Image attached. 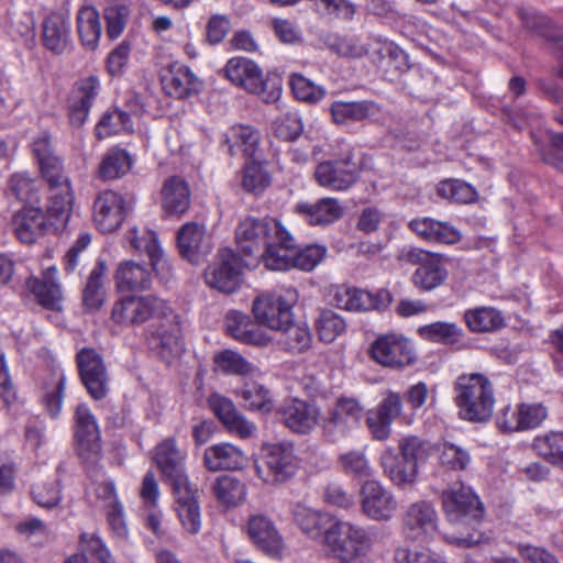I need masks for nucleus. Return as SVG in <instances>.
Returning <instances> with one entry per match:
<instances>
[{"instance_id": "338daca9", "label": "nucleus", "mask_w": 563, "mask_h": 563, "mask_svg": "<svg viewBox=\"0 0 563 563\" xmlns=\"http://www.w3.org/2000/svg\"><path fill=\"white\" fill-rule=\"evenodd\" d=\"M129 15V7L123 0H112L104 10L107 34L117 38L124 30Z\"/></svg>"}, {"instance_id": "c85d7f7f", "label": "nucleus", "mask_w": 563, "mask_h": 563, "mask_svg": "<svg viewBox=\"0 0 563 563\" xmlns=\"http://www.w3.org/2000/svg\"><path fill=\"white\" fill-rule=\"evenodd\" d=\"M283 423L294 433L307 434L311 432L320 421L319 408L300 399H290L279 409Z\"/></svg>"}, {"instance_id": "f03ea898", "label": "nucleus", "mask_w": 563, "mask_h": 563, "mask_svg": "<svg viewBox=\"0 0 563 563\" xmlns=\"http://www.w3.org/2000/svg\"><path fill=\"white\" fill-rule=\"evenodd\" d=\"M454 402L461 419L470 422H486L495 407L492 382L481 373L460 375L454 383Z\"/></svg>"}, {"instance_id": "09e8293b", "label": "nucleus", "mask_w": 563, "mask_h": 563, "mask_svg": "<svg viewBox=\"0 0 563 563\" xmlns=\"http://www.w3.org/2000/svg\"><path fill=\"white\" fill-rule=\"evenodd\" d=\"M366 46L369 51L366 55L369 57L372 63L379 65L388 58V62L394 63L395 67L399 71H404L408 68L406 53L391 42L375 40Z\"/></svg>"}, {"instance_id": "39448f33", "label": "nucleus", "mask_w": 563, "mask_h": 563, "mask_svg": "<svg viewBox=\"0 0 563 563\" xmlns=\"http://www.w3.org/2000/svg\"><path fill=\"white\" fill-rule=\"evenodd\" d=\"M223 71L233 85L260 96L265 102H274L282 95L280 87L265 80L262 69L249 58L233 57L229 59Z\"/></svg>"}, {"instance_id": "f3484780", "label": "nucleus", "mask_w": 563, "mask_h": 563, "mask_svg": "<svg viewBox=\"0 0 563 563\" xmlns=\"http://www.w3.org/2000/svg\"><path fill=\"white\" fill-rule=\"evenodd\" d=\"M333 302L342 310L365 312L387 307L391 302V295L386 289L372 294L356 287L340 285L334 289Z\"/></svg>"}, {"instance_id": "9d476101", "label": "nucleus", "mask_w": 563, "mask_h": 563, "mask_svg": "<svg viewBox=\"0 0 563 563\" xmlns=\"http://www.w3.org/2000/svg\"><path fill=\"white\" fill-rule=\"evenodd\" d=\"M48 186V198L44 212L54 232L66 228L74 206V191L69 177L63 172L44 178Z\"/></svg>"}, {"instance_id": "69168bd1", "label": "nucleus", "mask_w": 563, "mask_h": 563, "mask_svg": "<svg viewBox=\"0 0 563 563\" xmlns=\"http://www.w3.org/2000/svg\"><path fill=\"white\" fill-rule=\"evenodd\" d=\"M471 461V454L462 446L446 442L440 448L439 462L448 470L465 471Z\"/></svg>"}, {"instance_id": "a19ab883", "label": "nucleus", "mask_w": 563, "mask_h": 563, "mask_svg": "<svg viewBox=\"0 0 563 563\" xmlns=\"http://www.w3.org/2000/svg\"><path fill=\"white\" fill-rule=\"evenodd\" d=\"M65 384L66 377L58 367L53 368L42 380V404L52 417H57L62 410Z\"/></svg>"}, {"instance_id": "bb28decb", "label": "nucleus", "mask_w": 563, "mask_h": 563, "mask_svg": "<svg viewBox=\"0 0 563 563\" xmlns=\"http://www.w3.org/2000/svg\"><path fill=\"white\" fill-rule=\"evenodd\" d=\"M125 213L124 199L115 191H102L93 202V221L101 232L115 231L124 221Z\"/></svg>"}, {"instance_id": "dca6fc26", "label": "nucleus", "mask_w": 563, "mask_h": 563, "mask_svg": "<svg viewBox=\"0 0 563 563\" xmlns=\"http://www.w3.org/2000/svg\"><path fill=\"white\" fill-rule=\"evenodd\" d=\"M244 531L252 544L272 558H280L284 539L271 517L255 512L249 516Z\"/></svg>"}, {"instance_id": "412c9836", "label": "nucleus", "mask_w": 563, "mask_h": 563, "mask_svg": "<svg viewBox=\"0 0 563 563\" xmlns=\"http://www.w3.org/2000/svg\"><path fill=\"white\" fill-rule=\"evenodd\" d=\"M10 228L16 239L32 244L48 232H54L41 207H23L12 214Z\"/></svg>"}, {"instance_id": "603ef678", "label": "nucleus", "mask_w": 563, "mask_h": 563, "mask_svg": "<svg viewBox=\"0 0 563 563\" xmlns=\"http://www.w3.org/2000/svg\"><path fill=\"white\" fill-rule=\"evenodd\" d=\"M33 152L37 158L43 178L63 173V165L59 158L51 148V139L47 134H42L33 142Z\"/></svg>"}, {"instance_id": "72a5a7b5", "label": "nucleus", "mask_w": 563, "mask_h": 563, "mask_svg": "<svg viewBox=\"0 0 563 563\" xmlns=\"http://www.w3.org/2000/svg\"><path fill=\"white\" fill-rule=\"evenodd\" d=\"M203 463L211 472L236 471L246 465L247 456L239 446L230 442H222L210 445L205 450Z\"/></svg>"}, {"instance_id": "9b49d317", "label": "nucleus", "mask_w": 563, "mask_h": 563, "mask_svg": "<svg viewBox=\"0 0 563 563\" xmlns=\"http://www.w3.org/2000/svg\"><path fill=\"white\" fill-rule=\"evenodd\" d=\"M369 356L377 364L391 369H402L417 360L412 342L397 333L378 336L371 344Z\"/></svg>"}, {"instance_id": "2f4dec72", "label": "nucleus", "mask_w": 563, "mask_h": 563, "mask_svg": "<svg viewBox=\"0 0 563 563\" xmlns=\"http://www.w3.org/2000/svg\"><path fill=\"white\" fill-rule=\"evenodd\" d=\"M294 210L308 224L313 227L330 225L344 214V207L341 201L330 197L321 198L316 202H299Z\"/></svg>"}, {"instance_id": "5701e85b", "label": "nucleus", "mask_w": 563, "mask_h": 563, "mask_svg": "<svg viewBox=\"0 0 563 563\" xmlns=\"http://www.w3.org/2000/svg\"><path fill=\"white\" fill-rule=\"evenodd\" d=\"M208 405L224 428L241 439L253 438L256 434V426L238 411L233 401L220 394H211Z\"/></svg>"}, {"instance_id": "423d86ee", "label": "nucleus", "mask_w": 563, "mask_h": 563, "mask_svg": "<svg viewBox=\"0 0 563 563\" xmlns=\"http://www.w3.org/2000/svg\"><path fill=\"white\" fill-rule=\"evenodd\" d=\"M400 262L417 265L411 276V283L422 291H431L443 285L448 278V271L443 257L419 247H404L399 254Z\"/></svg>"}, {"instance_id": "6e6d98bb", "label": "nucleus", "mask_w": 563, "mask_h": 563, "mask_svg": "<svg viewBox=\"0 0 563 563\" xmlns=\"http://www.w3.org/2000/svg\"><path fill=\"white\" fill-rule=\"evenodd\" d=\"M132 166L130 155L119 148L109 151L99 166V176L103 179H115L126 174Z\"/></svg>"}, {"instance_id": "7ed1b4c3", "label": "nucleus", "mask_w": 563, "mask_h": 563, "mask_svg": "<svg viewBox=\"0 0 563 563\" xmlns=\"http://www.w3.org/2000/svg\"><path fill=\"white\" fill-rule=\"evenodd\" d=\"M299 467V461L291 442H269L261 446L255 461L256 476L267 485H280L291 479Z\"/></svg>"}, {"instance_id": "ddd939ff", "label": "nucleus", "mask_w": 563, "mask_h": 563, "mask_svg": "<svg viewBox=\"0 0 563 563\" xmlns=\"http://www.w3.org/2000/svg\"><path fill=\"white\" fill-rule=\"evenodd\" d=\"M341 561H350L364 555L371 547L367 532L351 522L339 519L324 543Z\"/></svg>"}, {"instance_id": "1a4fd4ad", "label": "nucleus", "mask_w": 563, "mask_h": 563, "mask_svg": "<svg viewBox=\"0 0 563 563\" xmlns=\"http://www.w3.org/2000/svg\"><path fill=\"white\" fill-rule=\"evenodd\" d=\"M282 227V222L275 218L246 217L235 229L236 245L246 256L260 255Z\"/></svg>"}, {"instance_id": "37998d69", "label": "nucleus", "mask_w": 563, "mask_h": 563, "mask_svg": "<svg viewBox=\"0 0 563 563\" xmlns=\"http://www.w3.org/2000/svg\"><path fill=\"white\" fill-rule=\"evenodd\" d=\"M235 394L247 410L268 413L274 408L271 391L260 383L245 382Z\"/></svg>"}, {"instance_id": "a18cd8bd", "label": "nucleus", "mask_w": 563, "mask_h": 563, "mask_svg": "<svg viewBox=\"0 0 563 563\" xmlns=\"http://www.w3.org/2000/svg\"><path fill=\"white\" fill-rule=\"evenodd\" d=\"M213 362L216 367L227 375L251 376L258 372L253 363L234 350L228 349L217 353Z\"/></svg>"}, {"instance_id": "58836bf2", "label": "nucleus", "mask_w": 563, "mask_h": 563, "mask_svg": "<svg viewBox=\"0 0 563 563\" xmlns=\"http://www.w3.org/2000/svg\"><path fill=\"white\" fill-rule=\"evenodd\" d=\"M161 194L163 209L168 214L180 216L189 208L190 190L183 178L173 176L166 179Z\"/></svg>"}, {"instance_id": "4be33fe9", "label": "nucleus", "mask_w": 563, "mask_h": 563, "mask_svg": "<svg viewBox=\"0 0 563 563\" xmlns=\"http://www.w3.org/2000/svg\"><path fill=\"white\" fill-rule=\"evenodd\" d=\"M173 488L176 504L175 510L184 531L191 536L199 533L202 520L197 490L192 488L188 478L178 479Z\"/></svg>"}, {"instance_id": "ea45409f", "label": "nucleus", "mask_w": 563, "mask_h": 563, "mask_svg": "<svg viewBox=\"0 0 563 563\" xmlns=\"http://www.w3.org/2000/svg\"><path fill=\"white\" fill-rule=\"evenodd\" d=\"M380 111L374 101H334L331 104V115L335 123L345 124L358 122L378 114Z\"/></svg>"}, {"instance_id": "0eeeda50", "label": "nucleus", "mask_w": 563, "mask_h": 563, "mask_svg": "<svg viewBox=\"0 0 563 563\" xmlns=\"http://www.w3.org/2000/svg\"><path fill=\"white\" fill-rule=\"evenodd\" d=\"M243 265L231 249H220L203 273L206 284L220 292L232 294L242 284Z\"/></svg>"}, {"instance_id": "473e14b6", "label": "nucleus", "mask_w": 563, "mask_h": 563, "mask_svg": "<svg viewBox=\"0 0 563 563\" xmlns=\"http://www.w3.org/2000/svg\"><path fill=\"white\" fill-rule=\"evenodd\" d=\"M152 271L145 263L125 260L118 264L113 279L120 292L147 290L152 285Z\"/></svg>"}, {"instance_id": "6ab92c4d", "label": "nucleus", "mask_w": 563, "mask_h": 563, "mask_svg": "<svg viewBox=\"0 0 563 563\" xmlns=\"http://www.w3.org/2000/svg\"><path fill=\"white\" fill-rule=\"evenodd\" d=\"M438 530V517L433 506L424 500L411 504L402 519L406 539L423 541L432 538Z\"/></svg>"}, {"instance_id": "0e129e2a", "label": "nucleus", "mask_w": 563, "mask_h": 563, "mask_svg": "<svg viewBox=\"0 0 563 563\" xmlns=\"http://www.w3.org/2000/svg\"><path fill=\"white\" fill-rule=\"evenodd\" d=\"M269 185L271 175L262 163L251 162L245 165L242 176V186L246 191L260 194Z\"/></svg>"}, {"instance_id": "4c0bfd02", "label": "nucleus", "mask_w": 563, "mask_h": 563, "mask_svg": "<svg viewBox=\"0 0 563 563\" xmlns=\"http://www.w3.org/2000/svg\"><path fill=\"white\" fill-rule=\"evenodd\" d=\"M409 227L419 238L432 243L454 244L461 239L457 229L430 218L415 219Z\"/></svg>"}, {"instance_id": "393cba45", "label": "nucleus", "mask_w": 563, "mask_h": 563, "mask_svg": "<svg viewBox=\"0 0 563 563\" xmlns=\"http://www.w3.org/2000/svg\"><path fill=\"white\" fill-rule=\"evenodd\" d=\"M75 421L79 454L85 460L95 461L101 452L100 430L87 405L81 404L77 407Z\"/></svg>"}, {"instance_id": "7c9ffc66", "label": "nucleus", "mask_w": 563, "mask_h": 563, "mask_svg": "<svg viewBox=\"0 0 563 563\" xmlns=\"http://www.w3.org/2000/svg\"><path fill=\"white\" fill-rule=\"evenodd\" d=\"M128 240L136 251H144L150 260L151 267L162 278H168L172 275V267L164 255V252L157 241L156 233L152 230L133 228L128 233Z\"/></svg>"}, {"instance_id": "c9c22d12", "label": "nucleus", "mask_w": 563, "mask_h": 563, "mask_svg": "<svg viewBox=\"0 0 563 563\" xmlns=\"http://www.w3.org/2000/svg\"><path fill=\"white\" fill-rule=\"evenodd\" d=\"M186 452L178 449L173 438H167L157 444L154 461L159 470L176 486L178 479L188 478L184 472V460Z\"/></svg>"}, {"instance_id": "e2e57ef3", "label": "nucleus", "mask_w": 563, "mask_h": 563, "mask_svg": "<svg viewBox=\"0 0 563 563\" xmlns=\"http://www.w3.org/2000/svg\"><path fill=\"white\" fill-rule=\"evenodd\" d=\"M398 449L400 455L412 463L417 470L421 463L428 460L432 451V446L428 442L412 435L401 439Z\"/></svg>"}, {"instance_id": "f257e3e1", "label": "nucleus", "mask_w": 563, "mask_h": 563, "mask_svg": "<svg viewBox=\"0 0 563 563\" xmlns=\"http://www.w3.org/2000/svg\"><path fill=\"white\" fill-rule=\"evenodd\" d=\"M111 319L125 328L151 322L146 329L148 345L168 362L183 353L179 316L166 300L155 295H130L117 300Z\"/></svg>"}, {"instance_id": "b1692460", "label": "nucleus", "mask_w": 563, "mask_h": 563, "mask_svg": "<svg viewBox=\"0 0 563 563\" xmlns=\"http://www.w3.org/2000/svg\"><path fill=\"white\" fill-rule=\"evenodd\" d=\"M292 517L308 538L319 541L323 545L328 540V534L333 531L339 521L336 517L328 512L312 509L300 503L294 506Z\"/></svg>"}, {"instance_id": "a211bd4d", "label": "nucleus", "mask_w": 563, "mask_h": 563, "mask_svg": "<svg viewBox=\"0 0 563 563\" xmlns=\"http://www.w3.org/2000/svg\"><path fill=\"white\" fill-rule=\"evenodd\" d=\"M363 512L373 520H389L397 510V501L377 479H366L360 489Z\"/></svg>"}, {"instance_id": "6e6552de", "label": "nucleus", "mask_w": 563, "mask_h": 563, "mask_svg": "<svg viewBox=\"0 0 563 563\" xmlns=\"http://www.w3.org/2000/svg\"><path fill=\"white\" fill-rule=\"evenodd\" d=\"M441 498L443 511L452 525L471 527L483 516L482 504L471 487L454 485L443 490Z\"/></svg>"}, {"instance_id": "bf43d9fd", "label": "nucleus", "mask_w": 563, "mask_h": 563, "mask_svg": "<svg viewBox=\"0 0 563 563\" xmlns=\"http://www.w3.org/2000/svg\"><path fill=\"white\" fill-rule=\"evenodd\" d=\"M289 85L294 96L307 103H317L325 96V89L301 74H291Z\"/></svg>"}, {"instance_id": "c756f323", "label": "nucleus", "mask_w": 563, "mask_h": 563, "mask_svg": "<svg viewBox=\"0 0 563 563\" xmlns=\"http://www.w3.org/2000/svg\"><path fill=\"white\" fill-rule=\"evenodd\" d=\"M41 40L49 52L60 55L71 45L70 18L64 12H51L42 22Z\"/></svg>"}, {"instance_id": "13d9d810", "label": "nucleus", "mask_w": 563, "mask_h": 563, "mask_svg": "<svg viewBox=\"0 0 563 563\" xmlns=\"http://www.w3.org/2000/svg\"><path fill=\"white\" fill-rule=\"evenodd\" d=\"M9 191L23 203L38 202V187L27 173H15L8 181Z\"/></svg>"}, {"instance_id": "774afa93", "label": "nucleus", "mask_w": 563, "mask_h": 563, "mask_svg": "<svg viewBox=\"0 0 563 563\" xmlns=\"http://www.w3.org/2000/svg\"><path fill=\"white\" fill-rule=\"evenodd\" d=\"M394 561L396 563H449L443 555L430 549L411 550L404 545L395 549Z\"/></svg>"}, {"instance_id": "20e7f679", "label": "nucleus", "mask_w": 563, "mask_h": 563, "mask_svg": "<svg viewBox=\"0 0 563 563\" xmlns=\"http://www.w3.org/2000/svg\"><path fill=\"white\" fill-rule=\"evenodd\" d=\"M297 301V290L291 286H283L257 296L253 301L252 312L258 324L277 332L286 329L292 321V308Z\"/></svg>"}, {"instance_id": "8fccbe9b", "label": "nucleus", "mask_w": 563, "mask_h": 563, "mask_svg": "<svg viewBox=\"0 0 563 563\" xmlns=\"http://www.w3.org/2000/svg\"><path fill=\"white\" fill-rule=\"evenodd\" d=\"M464 321L472 332L482 333L498 329L503 323V317L494 308L477 307L464 312Z\"/></svg>"}, {"instance_id": "864d4df0", "label": "nucleus", "mask_w": 563, "mask_h": 563, "mask_svg": "<svg viewBox=\"0 0 563 563\" xmlns=\"http://www.w3.org/2000/svg\"><path fill=\"white\" fill-rule=\"evenodd\" d=\"M537 453L563 471V432H550L533 441Z\"/></svg>"}, {"instance_id": "680f3d73", "label": "nucleus", "mask_w": 563, "mask_h": 563, "mask_svg": "<svg viewBox=\"0 0 563 563\" xmlns=\"http://www.w3.org/2000/svg\"><path fill=\"white\" fill-rule=\"evenodd\" d=\"M329 48L344 58H361L369 53L367 46L354 35H334L328 40Z\"/></svg>"}, {"instance_id": "3c124183", "label": "nucleus", "mask_w": 563, "mask_h": 563, "mask_svg": "<svg viewBox=\"0 0 563 563\" xmlns=\"http://www.w3.org/2000/svg\"><path fill=\"white\" fill-rule=\"evenodd\" d=\"M225 143L230 153L241 150L244 154L252 156L258 146L260 135L251 126L233 125L225 133Z\"/></svg>"}, {"instance_id": "49530a36", "label": "nucleus", "mask_w": 563, "mask_h": 563, "mask_svg": "<svg viewBox=\"0 0 563 563\" xmlns=\"http://www.w3.org/2000/svg\"><path fill=\"white\" fill-rule=\"evenodd\" d=\"M336 465L346 476L352 478H369L374 470L363 450H349L338 456Z\"/></svg>"}, {"instance_id": "2eb2a0df", "label": "nucleus", "mask_w": 563, "mask_h": 563, "mask_svg": "<svg viewBox=\"0 0 563 563\" xmlns=\"http://www.w3.org/2000/svg\"><path fill=\"white\" fill-rule=\"evenodd\" d=\"M314 177L320 186L330 190L350 188L358 177V167L353 161L352 150L347 147L340 159L320 163L316 168Z\"/></svg>"}, {"instance_id": "052dcab7", "label": "nucleus", "mask_w": 563, "mask_h": 563, "mask_svg": "<svg viewBox=\"0 0 563 563\" xmlns=\"http://www.w3.org/2000/svg\"><path fill=\"white\" fill-rule=\"evenodd\" d=\"M283 334L282 344L285 350L292 353H300L309 349L311 344V333L306 325L295 324L294 320L284 330H278Z\"/></svg>"}, {"instance_id": "a878e982", "label": "nucleus", "mask_w": 563, "mask_h": 563, "mask_svg": "<svg viewBox=\"0 0 563 563\" xmlns=\"http://www.w3.org/2000/svg\"><path fill=\"white\" fill-rule=\"evenodd\" d=\"M177 246L184 258L196 264L213 247L205 225L197 222H187L178 229Z\"/></svg>"}, {"instance_id": "c03bdc74", "label": "nucleus", "mask_w": 563, "mask_h": 563, "mask_svg": "<svg viewBox=\"0 0 563 563\" xmlns=\"http://www.w3.org/2000/svg\"><path fill=\"white\" fill-rule=\"evenodd\" d=\"M216 498L227 506H238L244 501L247 488L243 481L231 476L221 475L212 484Z\"/></svg>"}, {"instance_id": "aec40b11", "label": "nucleus", "mask_w": 563, "mask_h": 563, "mask_svg": "<svg viewBox=\"0 0 563 563\" xmlns=\"http://www.w3.org/2000/svg\"><path fill=\"white\" fill-rule=\"evenodd\" d=\"M77 365L82 384L93 399L108 393V375L101 356L93 349L84 347L77 353Z\"/></svg>"}, {"instance_id": "79ce46f5", "label": "nucleus", "mask_w": 563, "mask_h": 563, "mask_svg": "<svg viewBox=\"0 0 563 563\" xmlns=\"http://www.w3.org/2000/svg\"><path fill=\"white\" fill-rule=\"evenodd\" d=\"M76 23L82 46L90 51L96 49L102 32L99 12L93 7H82L77 13Z\"/></svg>"}, {"instance_id": "4468645a", "label": "nucleus", "mask_w": 563, "mask_h": 563, "mask_svg": "<svg viewBox=\"0 0 563 563\" xmlns=\"http://www.w3.org/2000/svg\"><path fill=\"white\" fill-rule=\"evenodd\" d=\"M404 409L399 393L388 389L380 401L367 410L365 422L373 439L385 441L391 434L393 422L401 416Z\"/></svg>"}, {"instance_id": "de8ad7c7", "label": "nucleus", "mask_w": 563, "mask_h": 563, "mask_svg": "<svg viewBox=\"0 0 563 563\" xmlns=\"http://www.w3.org/2000/svg\"><path fill=\"white\" fill-rule=\"evenodd\" d=\"M107 272V265L103 261H98L89 274L86 287L82 292V300L86 308L90 310L99 309L104 300L103 277Z\"/></svg>"}, {"instance_id": "f8f14e48", "label": "nucleus", "mask_w": 563, "mask_h": 563, "mask_svg": "<svg viewBox=\"0 0 563 563\" xmlns=\"http://www.w3.org/2000/svg\"><path fill=\"white\" fill-rule=\"evenodd\" d=\"M364 415L363 405L353 397H340L323 419L322 430L327 439L338 442L356 429Z\"/></svg>"}, {"instance_id": "5fc2aeb1", "label": "nucleus", "mask_w": 563, "mask_h": 563, "mask_svg": "<svg viewBox=\"0 0 563 563\" xmlns=\"http://www.w3.org/2000/svg\"><path fill=\"white\" fill-rule=\"evenodd\" d=\"M418 333L431 342L453 344L460 341L463 330L456 323L438 321L420 327Z\"/></svg>"}, {"instance_id": "f704fd0d", "label": "nucleus", "mask_w": 563, "mask_h": 563, "mask_svg": "<svg viewBox=\"0 0 563 563\" xmlns=\"http://www.w3.org/2000/svg\"><path fill=\"white\" fill-rule=\"evenodd\" d=\"M164 91L178 99L197 93L201 88V81L192 70L183 64H172L162 77Z\"/></svg>"}, {"instance_id": "4d7b16f0", "label": "nucleus", "mask_w": 563, "mask_h": 563, "mask_svg": "<svg viewBox=\"0 0 563 563\" xmlns=\"http://www.w3.org/2000/svg\"><path fill=\"white\" fill-rule=\"evenodd\" d=\"M314 327L319 340L324 343L334 342L346 330L344 319L331 310L320 312Z\"/></svg>"}, {"instance_id": "e433bc0d", "label": "nucleus", "mask_w": 563, "mask_h": 563, "mask_svg": "<svg viewBox=\"0 0 563 563\" xmlns=\"http://www.w3.org/2000/svg\"><path fill=\"white\" fill-rule=\"evenodd\" d=\"M379 461L384 474L397 487H407L417 481L418 470L404 456L396 454L393 448H387Z\"/></svg>"}, {"instance_id": "cd10ccee", "label": "nucleus", "mask_w": 563, "mask_h": 563, "mask_svg": "<svg viewBox=\"0 0 563 563\" xmlns=\"http://www.w3.org/2000/svg\"><path fill=\"white\" fill-rule=\"evenodd\" d=\"M296 241L283 225L262 251L261 258L271 271H288L294 268Z\"/></svg>"}]
</instances>
